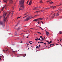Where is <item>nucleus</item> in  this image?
I'll return each mask as SVG.
<instances>
[{
    "label": "nucleus",
    "mask_w": 62,
    "mask_h": 62,
    "mask_svg": "<svg viewBox=\"0 0 62 62\" xmlns=\"http://www.w3.org/2000/svg\"><path fill=\"white\" fill-rule=\"evenodd\" d=\"M49 48H50V47H48V49H49Z\"/></svg>",
    "instance_id": "52"
},
{
    "label": "nucleus",
    "mask_w": 62,
    "mask_h": 62,
    "mask_svg": "<svg viewBox=\"0 0 62 62\" xmlns=\"http://www.w3.org/2000/svg\"><path fill=\"white\" fill-rule=\"evenodd\" d=\"M1 59H1V58L0 57V60H1Z\"/></svg>",
    "instance_id": "45"
},
{
    "label": "nucleus",
    "mask_w": 62,
    "mask_h": 62,
    "mask_svg": "<svg viewBox=\"0 0 62 62\" xmlns=\"http://www.w3.org/2000/svg\"><path fill=\"white\" fill-rule=\"evenodd\" d=\"M52 3H53V2L52 1H51V2H50L49 3H50V4H51Z\"/></svg>",
    "instance_id": "24"
},
{
    "label": "nucleus",
    "mask_w": 62,
    "mask_h": 62,
    "mask_svg": "<svg viewBox=\"0 0 62 62\" xmlns=\"http://www.w3.org/2000/svg\"><path fill=\"white\" fill-rule=\"evenodd\" d=\"M40 43H43V42H40Z\"/></svg>",
    "instance_id": "35"
},
{
    "label": "nucleus",
    "mask_w": 62,
    "mask_h": 62,
    "mask_svg": "<svg viewBox=\"0 0 62 62\" xmlns=\"http://www.w3.org/2000/svg\"><path fill=\"white\" fill-rule=\"evenodd\" d=\"M17 30L18 31H19V30H20V28H18L17 29Z\"/></svg>",
    "instance_id": "18"
},
{
    "label": "nucleus",
    "mask_w": 62,
    "mask_h": 62,
    "mask_svg": "<svg viewBox=\"0 0 62 62\" xmlns=\"http://www.w3.org/2000/svg\"><path fill=\"white\" fill-rule=\"evenodd\" d=\"M43 39H45V37H44Z\"/></svg>",
    "instance_id": "57"
},
{
    "label": "nucleus",
    "mask_w": 62,
    "mask_h": 62,
    "mask_svg": "<svg viewBox=\"0 0 62 62\" xmlns=\"http://www.w3.org/2000/svg\"><path fill=\"white\" fill-rule=\"evenodd\" d=\"M62 32H60V34H62Z\"/></svg>",
    "instance_id": "34"
},
{
    "label": "nucleus",
    "mask_w": 62,
    "mask_h": 62,
    "mask_svg": "<svg viewBox=\"0 0 62 62\" xmlns=\"http://www.w3.org/2000/svg\"><path fill=\"white\" fill-rule=\"evenodd\" d=\"M4 8H7V6H6V5H5L4 6Z\"/></svg>",
    "instance_id": "28"
},
{
    "label": "nucleus",
    "mask_w": 62,
    "mask_h": 62,
    "mask_svg": "<svg viewBox=\"0 0 62 62\" xmlns=\"http://www.w3.org/2000/svg\"><path fill=\"white\" fill-rule=\"evenodd\" d=\"M44 9L46 10V9H48V8H45V9Z\"/></svg>",
    "instance_id": "23"
},
{
    "label": "nucleus",
    "mask_w": 62,
    "mask_h": 62,
    "mask_svg": "<svg viewBox=\"0 0 62 62\" xmlns=\"http://www.w3.org/2000/svg\"><path fill=\"white\" fill-rule=\"evenodd\" d=\"M4 1L5 3H7V0H4Z\"/></svg>",
    "instance_id": "11"
},
{
    "label": "nucleus",
    "mask_w": 62,
    "mask_h": 62,
    "mask_svg": "<svg viewBox=\"0 0 62 62\" xmlns=\"http://www.w3.org/2000/svg\"><path fill=\"white\" fill-rule=\"evenodd\" d=\"M33 21L35 22H38H38L39 21V20L38 19V18L34 19V20H33Z\"/></svg>",
    "instance_id": "6"
},
{
    "label": "nucleus",
    "mask_w": 62,
    "mask_h": 62,
    "mask_svg": "<svg viewBox=\"0 0 62 62\" xmlns=\"http://www.w3.org/2000/svg\"><path fill=\"white\" fill-rule=\"evenodd\" d=\"M48 18V19H51V16H49Z\"/></svg>",
    "instance_id": "15"
},
{
    "label": "nucleus",
    "mask_w": 62,
    "mask_h": 62,
    "mask_svg": "<svg viewBox=\"0 0 62 62\" xmlns=\"http://www.w3.org/2000/svg\"><path fill=\"white\" fill-rule=\"evenodd\" d=\"M48 19H49V18H48V17H47L46 18V20H48Z\"/></svg>",
    "instance_id": "29"
},
{
    "label": "nucleus",
    "mask_w": 62,
    "mask_h": 62,
    "mask_svg": "<svg viewBox=\"0 0 62 62\" xmlns=\"http://www.w3.org/2000/svg\"><path fill=\"white\" fill-rule=\"evenodd\" d=\"M62 5V4H60V5Z\"/></svg>",
    "instance_id": "55"
},
{
    "label": "nucleus",
    "mask_w": 62,
    "mask_h": 62,
    "mask_svg": "<svg viewBox=\"0 0 62 62\" xmlns=\"http://www.w3.org/2000/svg\"><path fill=\"white\" fill-rule=\"evenodd\" d=\"M0 56V57H1L2 56Z\"/></svg>",
    "instance_id": "60"
},
{
    "label": "nucleus",
    "mask_w": 62,
    "mask_h": 62,
    "mask_svg": "<svg viewBox=\"0 0 62 62\" xmlns=\"http://www.w3.org/2000/svg\"><path fill=\"white\" fill-rule=\"evenodd\" d=\"M26 38H28V37H26Z\"/></svg>",
    "instance_id": "56"
},
{
    "label": "nucleus",
    "mask_w": 62,
    "mask_h": 62,
    "mask_svg": "<svg viewBox=\"0 0 62 62\" xmlns=\"http://www.w3.org/2000/svg\"><path fill=\"white\" fill-rule=\"evenodd\" d=\"M40 38H41L42 37V36H40Z\"/></svg>",
    "instance_id": "47"
},
{
    "label": "nucleus",
    "mask_w": 62,
    "mask_h": 62,
    "mask_svg": "<svg viewBox=\"0 0 62 62\" xmlns=\"http://www.w3.org/2000/svg\"><path fill=\"white\" fill-rule=\"evenodd\" d=\"M52 44H50V45H52Z\"/></svg>",
    "instance_id": "62"
},
{
    "label": "nucleus",
    "mask_w": 62,
    "mask_h": 62,
    "mask_svg": "<svg viewBox=\"0 0 62 62\" xmlns=\"http://www.w3.org/2000/svg\"><path fill=\"white\" fill-rule=\"evenodd\" d=\"M7 14V13H5L3 15V19H4V23H5V22H6V20H7V17H8V15H9V14H10V13H9L8 14V16H7L5 18V16H6V14Z\"/></svg>",
    "instance_id": "2"
},
{
    "label": "nucleus",
    "mask_w": 62,
    "mask_h": 62,
    "mask_svg": "<svg viewBox=\"0 0 62 62\" xmlns=\"http://www.w3.org/2000/svg\"><path fill=\"white\" fill-rule=\"evenodd\" d=\"M27 2H29V0L27 1Z\"/></svg>",
    "instance_id": "48"
},
{
    "label": "nucleus",
    "mask_w": 62,
    "mask_h": 62,
    "mask_svg": "<svg viewBox=\"0 0 62 62\" xmlns=\"http://www.w3.org/2000/svg\"><path fill=\"white\" fill-rule=\"evenodd\" d=\"M31 18V16H29L26 19H25V21H28L29 20V19H30Z\"/></svg>",
    "instance_id": "3"
},
{
    "label": "nucleus",
    "mask_w": 62,
    "mask_h": 62,
    "mask_svg": "<svg viewBox=\"0 0 62 62\" xmlns=\"http://www.w3.org/2000/svg\"><path fill=\"white\" fill-rule=\"evenodd\" d=\"M56 8V6H51L50 7V8H52V9H54V8Z\"/></svg>",
    "instance_id": "5"
},
{
    "label": "nucleus",
    "mask_w": 62,
    "mask_h": 62,
    "mask_svg": "<svg viewBox=\"0 0 62 62\" xmlns=\"http://www.w3.org/2000/svg\"><path fill=\"white\" fill-rule=\"evenodd\" d=\"M38 33V34H41V33H40L39 32H37Z\"/></svg>",
    "instance_id": "30"
},
{
    "label": "nucleus",
    "mask_w": 62,
    "mask_h": 62,
    "mask_svg": "<svg viewBox=\"0 0 62 62\" xmlns=\"http://www.w3.org/2000/svg\"><path fill=\"white\" fill-rule=\"evenodd\" d=\"M38 47H39V46H37L36 47V49H37L38 48Z\"/></svg>",
    "instance_id": "32"
},
{
    "label": "nucleus",
    "mask_w": 62,
    "mask_h": 62,
    "mask_svg": "<svg viewBox=\"0 0 62 62\" xmlns=\"http://www.w3.org/2000/svg\"><path fill=\"white\" fill-rule=\"evenodd\" d=\"M26 44H27H27L26 43Z\"/></svg>",
    "instance_id": "61"
},
{
    "label": "nucleus",
    "mask_w": 62,
    "mask_h": 62,
    "mask_svg": "<svg viewBox=\"0 0 62 62\" xmlns=\"http://www.w3.org/2000/svg\"><path fill=\"white\" fill-rule=\"evenodd\" d=\"M5 8V7H3V8H2V10L3 11V9H4V8Z\"/></svg>",
    "instance_id": "25"
},
{
    "label": "nucleus",
    "mask_w": 62,
    "mask_h": 62,
    "mask_svg": "<svg viewBox=\"0 0 62 62\" xmlns=\"http://www.w3.org/2000/svg\"><path fill=\"white\" fill-rule=\"evenodd\" d=\"M48 8V9H49V8H50V7L47 8Z\"/></svg>",
    "instance_id": "42"
},
{
    "label": "nucleus",
    "mask_w": 62,
    "mask_h": 62,
    "mask_svg": "<svg viewBox=\"0 0 62 62\" xmlns=\"http://www.w3.org/2000/svg\"><path fill=\"white\" fill-rule=\"evenodd\" d=\"M21 17V16H20V17H17V19H19V18H20Z\"/></svg>",
    "instance_id": "26"
},
{
    "label": "nucleus",
    "mask_w": 62,
    "mask_h": 62,
    "mask_svg": "<svg viewBox=\"0 0 62 62\" xmlns=\"http://www.w3.org/2000/svg\"><path fill=\"white\" fill-rule=\"evenodd\" d=\"M41 38V39H43V38H42V37Z\"/></svg>",
    "instance_id": "59"
},
{
    "label": "nucleus",
    "mask_w": 62,
    "mask_h": 62,
    "mask_svg": "<svg viewBox=\"0 0 62 62\" xmlns=\"http://www.w3.org/2000/svg\"><path fill=\"white\" fill-rule=\"evenodd\" d=\"M46 34L47 36H48L49 35V33L48 32H46Z\"/></svg>",
    "instance_id": "8"
},
{
    "label": "nucleus",
    "mask_w": 62,
    "mask_h": 62,
    "mask_svg": "<svg viewBox=\"0 0 62 62\" xmlns=\"http://www.w3.org/2000/svg\"><path fill=\"white\" fill-rule=\"evenodd\" d=\"M37 48H38V49H39V47H38Z\"/></svg>",
    "instance_id": "54"
},
{
    "label": "nucleus",
    "mask_w": 62,
    "mask_h": 62,
    "mask_svg": "<svg viewBox=\"0 0 62 62\" xmlns=\"http://www.w3.org/2000/svg\"><path fill=\"white\" fill-rule=\"evenodd\" d=\"M41 22H42V23H43V22H42V21H41Z\"/></svg>",
    "instance_id": "49"
},
{
    "label": "nucleus",
    "mask_w": 62,
    "mask_h": 62,
    "mask_svg": "<svg viewBox=\"0 0 62 62\" xmlns=\"http://www.w3.org/2000/svg\"><path fill=\"white\" fill-rule=\"evenodd\" d=\"M38 22L39 24H40V23H39V21H38Z\"/></svg>",
    "instance_id": "33"
},
{
    "label": "nucleus",
    "mask_w": 62,
    "mask_h": 62,
    "mask_svg": "<svg viewBox=\"0 0 62 62\" xmlns=\"http://www.w3.org/2000/svg\"><path fill=\"white\" fill-rule=\"evenodd\" d=\"M54 45V44H52V45H53V46Z\"/></svg>",
    "instance_id": "51"
},
{
    "label": "nucleus",
    "mask_w": 62,
    "mask_h": 62,
    "mask_svg": "<svg viewBox=\"0 0 62 62\" xmlns=\"http://www.w3.org/2000/svg\"><path fill=\"white\" fill-rule=\"evenodd\" d=\"M28 2H27V4H28Z\"/></svg>",
    "instance_id": "53"
},
{
    "label": "nucleus",
    "mask_w": 62,
    "mask_h": 62,
    "mask_svg": "<svg viewBox=\"0 0 62 62\" xmlns=\"http://www.w3.org/2000/svg\"><path fill=\"white\" fill-rule=\"evenodd\" d=\"M24 0H20L19 1V4L20 6V8H19V9L20 10H24L23 8H24Z\"/></svg>",
    "instance_id": "1"
},
{
    "label": "nucleus",
    "mask_w": 62,
    "mask_h": 62,
    "mask_svg": "<svg viewBox=\"0 0 62 62\" xmlns=\"http://www.w3.org/2000/svg\"><path fill=\"white\" fill-rule=\"evenodd\" d=\"M59 16V14H58V12L56 14V16Z\"/></svg>",
    "instance_id": "13"
},
{
    "label": "nucleus",
    "mask_w": 62,
    "mask_h": 62,
    "mask_svg": "<svg viewBox=\"0 0 62 62\" xmlns=\"http://www.w3.org/2000/svg\"><path fill=\"white\" fill-rule=\"evenodd\" d=\"M40 39H41L40 38H39V39H38V40H40Z\"/></svg>",
    "instance_id": "38"
},
{
    "label": "nucleus",
    "mask_w": 62,
    "mask_h": 62,
    "mask_svg": "<svg viewBox=\"0 0 62 62\" xmlns=\"http://www.w3.org/2000/svg\"><path fill=\"white\" fill-rule=\"evenodd\" d=\"M38 21L39 22V20H42V19H43V18H38Z\"/></svg>",
    "instance_id": "7"
},
{
    "label": "nucleus",
    "mask_w": 62,
    "mask_h": 62,
    "mask_svg": "<svg viewBox=\"0 0 62 62\" xmlns=\"http://www.w3.org/2000/svg\"><path fill=\"white\" fill-rule=\"evenodd\" d=\"M8 51V49H7L6 50H3V52H5V51Z\"/></svg>",
    "instance_id": "12"
},
{
    "label": "nucleus",
    "mask_w": 62,
    "mask_h": 62,
    "mask_svg": "<svg viewBox=\"0 0 62 62\" xmlns=\"http://www.w3.org/2000/svg\"><path fill=\"white\" fill-rule=\"evenodd\" d=\"M49 44H50V42H48Z\"/></svg>",
    "instance_id": "44"
},
{
    "label": "nucleus",
    "mask_w": 62,
    "mask_h": 62,
    "mask_svg": "<svg viewBox=\"0 0 62 62\" xmlns=\"http://www.w3.org/2000/svg\"><path fill=\"white\" fill-rule=\"evenodd\" d=\"M27 14V13H26L24 15H25Z\"/></svg>",
    "instance_id": "31"
},
{
    "label": "nucleus",
    "mask_w": 62,
    "mask_h": 62,
    "mask_svg": "<svg viewBox=\"0 0 62 62\" xmlns=\"http://www.w3.org/2000/svg\"><path fill=\"white\" fill-rule=\"evenodd\" d=\"M50 41V43H52V41Z\"/></svg>",
    "instance_id": "36"
},
{
    "label": "nucleus",
    "mask_w": 62,
    "mask_h": 62,
    "mask_svg": "<svg viewBox=\"0 0 62 62\" xmlns=\"http://www.w3.org/2000/svg\"><path fill=\"white\" fill-rule=\"evenodd\" d=\"M27 16H28V15H26V16H25L23 18H25V17H27Z\"/></svg>",
    "instance_id": "27"
},
{
    "label": "nucleus",
    "mask_w": 62,
    "mask_h": 62,
    "mask_svg": "<svg viewBox=\"0 0 62 62\" xmlns=\"http://www.w3.org/2000/svg\"><path fill=\"white\" fill-rule=\"evenodd\" d=\"M39 8H40V7H39Z\"/></svg>",
    "instance_id": "64"
},
{
    "label": "nucleus",
    "mask_w": 62,
    "mask_h": 62,
    "mask_svg": "<svg viewBox=\"0 0 62 62\" xmlns=\"http://www.w3.org/2000/svg\"><path fill=\"white\" fill-rule=\"evenodd\" d=\"M31 0L29 4H28V5H31Z\"/></svg>",
    "instance_id": "14"
},
{
    "label": "nucleus",
    "mask_w": 62,
    "mask_h": 62,
    "mask_svg": "<svg viewBox=\"0 0 62 62\" xmlns=\"http://www.w3.org/2000/svg\"><path fill=\"white\" fill-rule=\"evenodd\" d=\"M34 10H38L37 9V8L36 7L34 9Z\"/></svg>",
    "instance_id": "16"
},
{
    "label": "nucleus",
    "mask_w": 62,
    "mask_h": 62,
    "mask_svg": "<svg viewBox=\"0 0 62 62\" xmlns=\"http://www.w3.org/2000/svg\"><path fill=\"white\" fill-rule=\"evenodd\" d=\"M38 39L37 38V39H35V40H36V41H37V40H38Z\"/></svg>",
    "instance_id": "22"
},
{
    "label": "nucleus",
    "mask_w": 62,
    "mask_h": 62,
    "mask_svg": "<svg viewBox=\"0 0 62 62\" xmlns=\"http://www.w3.org/2000/svg\"><path fill=\"white\" fill-rule=\"evenodd\" d=\"M39 46L40 48V45H39Z\"/></svg>",
    "instance_id": "40"
},
{
    "label": "nucleus",
    "mask_w": 62,
    "mask_h": 62,
    "mask_svg": "<svg viewBox=\"0 0 62 62\" xmlns=\"http://www.w3.org/2000/svg\"><path fill=\"white\" fill-rule=\"evenodd\" d=\"M50 2V1H47L46 2H47V3H48V2Z\"/></svg>",
    "instance_id": "37"
},
{
    "label": "nucleus",
    "mask_w": 62,
    "mask_h": 62,
    "mask_svg": "<svg viewBox=\"0 0 62 62\" xmlns=\"http://www.w3.org/2000/svg\"><path fill=\"white\" fill-rule=\"evenodd\" d=\"M26 26H26L25 27H26Z\"/></svg>",
    "instance_id": "63"
},
{
    "label": "nucleus",
    "mask_w": 62,
    "mask_h": 62,
    "mask_svg": "<svg viewBox=\"0 0 62 62\" xmlns=\"http://www.w3.org/2000/svg\"><path fill=\"white\" fill-rule=\"evenodd\" d=\"M40 3H42L43 2H42V0H41L40 1Z\"/></svg>",
    "instance_id": "20"
},
{
    "label": "nucleus",
    "mask_w": 62,
    "mask_h": 62,
    "mask_svg": "<svg viewBox=\"0 0 62 62\" xmlns=\"http://www.w3.org/2000/svg\"><path fill=\"white\" fill-rule=\"evenodd\" d=\"M39 28H41H41L40 26H39Z\"/></svg>",
    "instance_id": "41"
},
{
    "label": "nucleus",
    "mask_w": 62,
    "mask_h": 62,
    "mask_svg": "<svg viewBox=\"0 0 62 62\" xmlns=\"http://www.w3.org/2000/svg\"><path fill=\"white\" fill-rule=\"evenodd\" d=\"M44 11V10H41L40 11H36L35 12H40V11H42V12L43 11Z\"/></svg>",
    "instance_id": "9"
},
{
    "label": "nucleus",
    "mask_w": 62,
    "mask_h": 62,
    "mask_svg": "<svg viewBox=\"0 0 62 62\" xmlns=\"http://www.w3.org/2000/svg\"><path fill=\"white\" fill-rule=\"evenodd\" d=\"M20 43H23V42L21 41L20 42Z\"/></svg>",
    "instance_id": "39"
},
{
    "label": "nucleus",
    "mask_w": 62,
    "mask_h": 62,
    "mask_svg": "<svg viewBox=\"0 0 62 62\" xmlns=\"http://www.w3.org/2000/svg\"><path fill=\"white\" fill-rule=\"evenodd\" d=\"M47 42H48L49 41H47Z\"/></svg>",
    "instance_id": "58"
},
{
    "label": "nucleus",
    "mask_w": 62,
    "mask_h": 62,
    "mask_svg": "<svg viewBox=\"0 0 62 62\" xmlns=\"http://www.w3.org/2000/svg\"><path fill=\"white\" fill-rule=\"evenodd\" d=\"M23 56H24H24H26V54H23Z\"/></svg>",
    "instance_id": "19"
},
{
    "label": "nucleus",
    "mask_w": 62,
    "mask_h": 62,
    "mask_svg": "<svg viewBox=\"0 0 62 62\" xmlns=\"http://www.w3.org/2000/svg\"><path fill=\"white\" fill-rule=\"evenodd\" d=\"M60 41H61V39H60Z\"/></svg>",
    "instance_id": "50"
},
{
    "label": "nucleus",
    "mask_w": 62,
    "mask_h": 62,
    "mask_svg": "<svg viewBox=\"0 0 62 62\" xmlns=\"http://www.w3.org/2000/svg\"><path fill=\"white\" fill-rule=\"evenodd\" d=\"M54 14H53V16H52V18H54Z\"/></svg>",
    "instance_id": "17"
},
{
    "label": "nucleus",
    "mask_w": 62,
    "mask_h": 62,
    "mask_svg": "<svg viewBox=\"0 0 62 62\" xmlns=\"http://www.w3.org/2000/svg\"><path fill=\"white\" fill-rule=\"evenodd\" d=\"M46 43H44V44H45V45H46Z\"/></svg>",
    "instance_id": "43"
},
{
    "label": "nucleus",
    "mask_w": 62,
    "mask_h": 62,
    "mask_svg": "<svg viewBox=\"0 0 62 62\" xmlns=\"http://www.w3.org/2000/svg\"><path fill=\"white\" fill-rule=\"evenodd\" d=\"M0 25H4V22L3 21H0Z\"/></svg>",
    "instance_id": "4"
},
{
    "label": "nucleus",
    "mask_w": 62,
    "mask_h": 62,
    "mask_svg": "<svg viewBox=\"0 0 62 62\" xmlns=\"http://www.w3.org/2000/svg\"><path fill=\"white\" fill-rule=\"evenodd\" d=\"M38 16V15H35V16H34V17H31V18H34V17H37V16Z\"/></svg>",
    "instance_id": "10"
},
{
    "label": "nucleus",
    "mask_w": 62,
    "mask_h": 62,
    "mask_svg": "<svg viewBox=\"0 0 62 62\" xmlns=\"http://www.w3.org/2000/svg\"><path fill=\"white\" fill-rule=\"evenodd\" d=\"M31 41H29V44H31Z\"/></svg>",
    "instance_id": "21"
},
{
    "label": "nucleus",
    "mask_w": 62,
    "mask_h": 62,
    "mask_svg": "<svg viewBox=\"0 0 62 62\" xmlns=\"http://www.w3.org/2000/svg\"><path fill=\"white\" fill-rule=\"evenodd\" d=\"M41 29L42 30H43V29H42V28H41Z\"/></svg>",
    "instance_id": "46"
}]
</instances>
